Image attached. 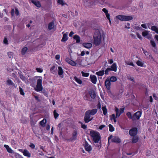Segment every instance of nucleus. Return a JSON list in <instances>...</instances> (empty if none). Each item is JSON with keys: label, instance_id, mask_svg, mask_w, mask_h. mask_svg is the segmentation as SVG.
<instances>
[{"label": "nucleus", "instance_id": "obj_42", "mask_svg": "<svg viewBox=\"0 0 158 158\" xmlns=\"http://www.w3.org/2000/svg\"><path fill=\"white\" fill-rule=\"evenodd\" d=\"M150 43L152 47L154 48H156V45L155 41L154 40H151L150 41Z\"/></svg>", "mask_w": 158, "mask_h": 158}, {"label": "nucleus", "instance_id": "obj_26", "mask_svg": "<svg viewBox=\"0 0 158 158\" xmlns=\"http://www.w3.org/2000/svg\"><path fill=\"white\" fill-rule=\"evenodd\" d=\"M74 39L76 40V43H79L80 41V37L77 35H75L73 36Z\"/></svg>", "mask_w": 158, "mask_h": 158}, {"label": "nucleus", "instance_id": "obj_41", "mask_svg": "<svg viewBox=\"0 0 158 158\" xmlns=\"http://www.w3.org/2000/svg\"><path fill=\"white\" fill-rule=\"evenodd\" d=\"M13 154H14L15 156V157L16 158H22V156L20 155L19 154H18L16 152H14V153Z\"/></svg>", "mask_w": 158, "mask_h": 158}, {"label": "nucleus", "instance_id": "obj_21", "mask_svg": "<svg viewBox=\"0 0 158 158\" xmlns=\"http://www.w3.org/2000/svg\"><path fill=\"white\" fill-rule=\"evenodd\" d=\"M23 154L24 156L29 158L31 156V154L27 149H24V152Z\"/></svg>", "mask_w": 158, "mask_h": 158}, {"label": "nucleus", "instance_id": "obj_39", "mask_svg": "<svg viewBox=\"0 0 158 158\" xmlns=\"http://www.w3.org/2000/svg\"><path fill=\"white\" fill-rule=\"evenodd\" d=\"M125 63L127 65L134 66V64H133V63L130 61H126Z\"/></svg>", "mask_w": 158, "mask_h": 158}, {"label": "nucleus", "instance_id": "obj_1", "mask_svg": "<svg viewBox=\"0 0 158 158\" xmlns=\"http://www.w3.org/2000/svg\"><path fill=\"white\" fill-rule=\"evenodd\" d=\"M103 31L101 30L97 29L95 30L94 36V44L96 46L99 45L103 37Z\"/></svg>", "mask_w": 158, "mask_h": 158}, {"label": "nucleus", "instance_id": "obj_55", "mask_svg": "<svg viewBox=\"0 0 158 158\" xmlns=\"http://www.w3.org/2000/svg\"><path fill=\"white\" fill-rule=\"evenodd\" d=\"M91 97L92 98H94L95 97V94L94 92L91 93L90 95Z\"/></svg>", "mask_w": 158, "mask_h": 158}, {"label": "nucleus", "instance_id": "obj_34", "mask_svg": "<svg viewBox=\"0 0 158 158\" xmlns=\"http://www.w3.org/2000/svg\"><path fill=\"white\" fill-rule=\"evenodd\" d=\"M116 18L121 21H124V15H118L116 16Z\"/></svg>", "mask_w": 158, "mask_h": 158}, {"label": "nucleus", "instance_id": "obj_10", "mask_svg": "<svg viewBox=\"0 0 158 158\" xmlns=\"http://www.w3.org/2000/svg\"><path fill=\"white\" fill-rule=\"evenodd\" d=\"M110 81L109 78L108 77L105 82V85L106 89L109 90L110 88L111 83Z\"/></svg>", "mask_w": 158, "mask_h": 158}, {"label": "nucleus", "instance_id": "obj_49", "mask_svg": "<svg viewBox=\"0 0 158 158\" xmlns=\"http://www.w3.org/2000/svg\"><path fill=\"white\" fill-rule=\"evenodd\" d=\"M36 70L37 72L39 73H42L43 71V69L40 68H37Z\"/></svg>", "mask_w": 158, "mask_h": 158}, {"label": "nucleus", "instance_id": "obj_35", "mask_svg": "<svg viewBox=\"0 0 158 158\" xmlns=\"http://www.w3.org/2000/svg\"><path fill=\"white\" fill-rule=\"evenodd\" d=\"M28 49L27 47L23 48L21 52L22 55H24L27 52Z\"/></svg>", "mask_w": 158, "mask_h": 158}, {"label": "nucleus", "instance_id": "obj_33", "mask_svg": "<svg viewBox=\"0 0 158 158\" xmlns=\"http://www.w3.org/2000/svg\"><path fill=\"white\" fill-rule=\"evenodd\" d=\"M109 79L110 81L112 82H115L117 80L116 77L115 76H112L109 78Z\"/></svg>", "mask_w": 158, "mask_h": 158}, {"label": "nucleus", "instance_id": "obj_36", "mask_svg": "<svg viewBox=\"0 0 158 158\" xmlns=\"http://www.w3.org/2000/svg\"><path fill=\"white\" fill-rule=\"evenodd\" d=\"M102 110L103 111V114L104 115H106L107 113V110L105 106H103L102 107Z\"/></svg>", "mask_w": 158, "mask_h": 158}, {"label": "nucleus", "instance_id": "obj_9", "mask_svg": "<svg viewBox=\"0 0 158 158\" xmlns=\"http://www.w3.org/2000/svg\"><path fill=\"white\" fill-rule=\"evenodd\" d=\"M56 29V22L55 21L54 19H53L52 21L50 22V30H52V31H55Z\"/></svg>", "mask_w": 158, "mask_h": 158}, {"label": "nucleus", "instance_id": "obj_63", "mask_svg": "<svg viewBox=\"0 0 158 158\" xmlns=\"http://www.w3.org/2000/svg\"><path fill=\"white\" fill-rule=\"evenodd\" d=\"M15 14L16 15H19V11L17 9H15Z\"/></svg>", "mask_w": 158, "mask_h": 158}, {"label": "nucleus", "instance_id": "obj_44", "mask_svg": "<svg viewBox=\"0 0 158 158\" xmlns=\"http://www.w3.org/2000/svg\"><path fill=\"white\" fill-rule=\"evenodd\" d=\"M57 2L59 4L61 5H63L65 4L63 0H58Z\"/></svg>", "mask_w": 158, "mask_h": 158}, {"label": "nucleus", "instance_id": "obj_19", "mask_svg": "<svg viewBox=\"0 0 158 158\" xmlns=\"http://www.w3.org/2000/svg\"><path fill=\"white\" fill-rule=\"evenodd\" d=\"M31 2L37 7H41V4L39 1L34 0H31Z\"/></svg>", "mask_w": 158, "mask_h": 158}, {"label": "nucleus", "instance_id": "obj_29", "mask_svg": "<svg viewBox=\"0 0 158 158\" xmlns=\"http://www.w3.org/2000/svg\"><path fill=\"white\" fill-rule=\"evenodd\" d=\"M74 78L75 81L78 84H81L82 83V81L80 79L76 77H74Z\"/></svg>", "mask_w": 158, "mask_h": 158}, {"label": "nucleus", "instance_id": "obj_45", "mask_svg": "<svg viewBox=\"0 0 158 158\" xmlns=\"http://www.w3.org/2000/svg\"><path fill=\"white\" fill-rule=\"evenodd\" d=\"M112 71L110 68H107L105 72V73L106 75H108L109 74V73L110 71Z\"/></svg>", "mask_w": 158, "mask_h": 158}, {"label": "nucleus", "instance_id": "obj_62", "mask_svg": "<svg viewBox=\"0 0 158 158\" xmlns=\"http://www.w3.org/2000/svg\"><path fill=\"white\" fill-rule=\"evenodd\" d=\"M81 127L83 129H85L86 128V126L82 123L81 124Z\"/></svg>", "mask_w": 158, "mask_h": 158}, {"label": "nucleus", "instance_id": "obj_20", "mask_svg": "<svg viewBox=\"0 0 158 158\" xmlns=\"http://www.w3.org/2000/svg\"><path fill=\"white\" fill-rule=\"evenodd\" d=\"M110 69L112 71L116 72L117 70V66L115 63H114L111 66Z\"/></svg>", "mask_w": 158, "mask_h": 158}, {"label": "nucleus", "instance_id": "obj_8", "mask_svg": "<svg viewBox=\"0 0 158 158\" xmlns=\"http://www.w3.org/2000/svg\"><path fill=\"white\" fill-rule=\"evenodd\" d=\"M115 111L116 112V117H118L120 115L123 113L124 111V108H121L119 110L117 108H115Z\"/></svg>", "mask_w": 158, "mask_h": 158}, {"label": "nucleus", "instance_id": "obj_12", "mask_svg": "<svg viewBox=\"0 0 158 158\" xmlns=\"http://www.w3.org/2000/svg\"><path fill=\"white\" fill-rule=\"evenodd\" d=\"M64 72L61 67L59 66L58 67V74L60 77L61 78L64 77L63 73Z\"/></svg>", "mask_w": 158, "mask_h": 158}, {"label": "nucleus", "instance_id": "obj_15", "mask_svg": "<svg viewBox=\"0 0 158 158\" xmlns=\"http://www.w3.org/2000/svg\"><path fill=\"white\" fill-rule=\"evenodd\" d=\"M4 147L6 149L8 152L13 154L15 152L11 148H10L8 145L5 144L4 145Z\"/></svg>", "mask_w": 158, "mask_h": 158}, {"label": "nucleus", "instance_id": "obj_46", "mask_svg": "<svg viewBox=\"0 0 158 158\" xmlns=\"http://www.w3.org/2000/svg\"><path fill=\"white\" fill-rule=\"evenodd\" d=\"M19 89L20 94L22 95H24L25 93L24 92L23 89L20 87H19Z\"/></svg>", "mask_w": 158, "mask_h": 158}, {"label": "nucleus", "instance_id": "obj_6", "mask_svg": "<svg viewBox=\"0 0 158 158\" xmlns=\"http://www.w3.org/2000/svg\"><path fill=\"white\" fill-rule=\"evenodd\" d=\"M90 115L89 114L87 111L86 112L84 117V121L85 123H88L89 121H91L93 119V118L91 117Z\"/></svg>", "mask_w": 158, "mask_h": 158}, {"label": "nucleus", "instance_id": "obj_54", "mask_svg": "<svg viewBox=\"0 0 158 158\" xmlns=\"http://www.w3.org/2000/svg\"><path fill=\"white\" fill-rule=\"evenodd\" d=\"M127 115L129 118H131L132 116H131V113H130V112L127 113Z\"/></svg>", "mask_w": 158, "mask_h": 158}, {"label": "nucleus", "instance_id": "obj_58", "mask_svg": "<svg viewBox=\"0 0 158 158\" xmlns=\"http://www.w3.org/2000/svg\"><path fill=\"white\" fill-rule=\"evenodd\" d=\"M8 41L6 38H5L3 40L4 43L6 44H8Z\"/></svg>", "mask_w": 158, "mask_h": 158}, {"label": "nucleus", "instance_id": "obj_47", "mask_svg": "<svg viewBox=\"0 0 158 158\" xmlns=\"http://www.w3.org/2000/svg\"><path fill=\"white\" fill-rule=\"evenodd\" d=\"M127 78L129 80L131 81H132L133 82H134V78L132 77V76L129 75L127 76Z\"/></svg>", "mask_w": 158, "mask_h": 158}, {"label": "nucleus", "instance_id": "obj_28", "mask_svg": "<svg viewBox=\"0 0 158 158\" xmlns=\"http://www.w3.org/2000/svg\"><path fill=\"white\" fill-rule=\"evenodd\" d=\"M132 19V16L124 15V21H128L131 20Z\"/></svg>", "mask_w": 158, "mask_h": 158}, {"label": "nucleus", "instance_id": "obj_48", "mask_svg": "<svg viewBox=\"0 0 158 158\" xmlns=\"http://www.w3.org/2000/svg\"><path fill=\"white\" fill-rule=\"evenodd\" d=\"M55 118H56L59 116V114L56 112V110H55L53 112Z\"/></svg>", "mask_w": 158, "mask_h": 158}, {"label": "nucleus", "instance_id": "obj_60", "mask_svg": "<svg viewBox=\"0 0 158 158\" xmlns=\"http://www.w3.org/2000/svg\"><path fill=\"white\" fill-rule=\"evenodd\" d=\"M141 26L143 28H145V29L147 28V26L146 24H142L141 25Z\"/></svg>", "mask_w": 158, "mask_h": 158}, {"label": "nucleus", "instance_id": "obj_27", "mask_svg": "<svg viewBox=\"0 0 158 158\" xmlns=\"http://www.w3.org/2000/svg\"><path fill=\"white\" fill-rule=\"evenodd\" d=\"M46 122V119L44 118L42 121L40 122V124L42 126L44 127L45 126Z\"/></svg>", "mask_w": 158, "mask_h": 158}, {"label": "nucleus", "instance_id": "obj_5", "mask_svg": "<svg viewBox=\"0 0 158 158\" xmlns=\"http://www.w3.org/2000/svg\"><path fill=\"white\" fill-rule=\"evenodd\" d=\"M111 139H112V141L113 142H115L117 143H119L121 142V139L118 137L117 136L113 137V136L111 135L109 136L108 138V143L110 142V140Z\"/></svg>", "mask_w": 158, "mask_h": 158}, {"label": "nucleus", "instance_id": "obj_38", "mask_svg": "<svg viewBox=\"0 0 158 158\" xmlns=\"http://www.w3.org/2000/svg\"><path fill=\"white\" fill-rule=\"evenodd\" d=\"M136 64L139 66L140 67L143 66V63L141 61L137 60L136 62Z\"/></svg>", "mask_w": 158, "mask_h": 158}, {"label": "nucleus", "instance_id": "obj_14", "mask_svg": "<svg viewBox=\"0 0 158 158\" xmlns=\"http://www.w3.org/2000/svg\"><path fill=\"white\" fill-rule=\"evenodd\" d=\"M91 81L94 84H96L97 81L96 77L94 75H91L90 76Z\"/></svg>", "mask_w": 158, "mask_h": 158}, {"label": "nucleus", "instance_id": "obj_64", "mask_svg": "<svg viewBox=\"0 0 158 158\" xmlns=\"http://www.w3.org/2000/svg\"><path fill=\"white\" fill-rule=\"evenodd\" d=\"M154 38L158 42V35H155L154 36Z\"/></svg>", "mask_w": 158, "mask_h": 158}, {"label": "nucleus", "instance_id": "obj_61", "mask_svg": "<svg viewBox=\"0 0 158 158\" xmlns=\"http://www.w3.org/2000/svg\"><path fill=\"white\" fill-rule=\"evenodd\" d=\"M29 146L32 148V149H33L35 148V145L33 144V143H31V144H30V145H29Z\"/></svg>", "mask_w": 158, "mask_h": 158}, {"label": "nucleus", "instance_id": "obj_11", "mask_svg": "<svg viewBox=\"0 0 158 158\" xmlns=\"http://www.w3.org/2000/svg\"><path fill=\"white\" fill-rule=\"evenodd\" d=\"M137 133V130L136 128H133L130 130L129 131L130 135L131 136L136 135Z\"/></svg>", "mask_w": 158, "mask_h": 158}, {"label": "nucleus", "instance_id": "obj_30", "mask_svg": "<svg viewBox=\"0 0 158 158\" xmlns=\"http://www.w3.org/2000/svg\"><path fill=\"white\" fill-rule=\"evenodd\" d=\"M151 29L153 31H155L158 34V27L155 26H153L151 27Z\"/></svg>", "mask_w": 158, "mask_h": 158}, {"label": "nucleus", "instance_id": "obj_53", "mask_svg": "<svg viewBox=\"0 0 158 158\" xmlns=\"http://www.w3.org/2000/svg\"><path fill=\"white\" fill-rule=\"evenodd\" d=\"M106 127V126L105 125H100L99 127V129L100 130H102L103 129V128H104L105 127Z\"/></svg>", "mask_w": 158, "mask_h": 158}, {"label": "nucleus", "instance_id": "obj_51", "mask_svg": "<svg viewBox=\"0 0 158 158\" xmlns=\"http://www.w3.org/2000/svg\"><path fill=\"white\" fill-rule=\"evenodd\" d=\"M8 55L10 58H11L12 57L13 53L11 52H9L8 53Z\"/></svg>", "mask_w": 158, "mask_h": 158}, {"label": "nucleus", "instance_id": "obj_2", "mask_svg": "<svg viewBox=\"0 0 158 158\" xmlns=\"http://www.w3.org/2000/svg\"><path fill=\"white\" fill-rule=\"evenodd\" d=\"M89 135L95 143H98L101 139V135L99 132L98 131L91 130L90 131Z\"/></svg>", "mask_w": 158, "mask_h": 158}, {"label": "nucleus", "instance_id": "obj_7", "mask_svg": "<svg viewBox=\"0 0 158 158\" xmlns=\"http://www.w3.org/2000/svg\"><path fill=\"white\" fill-rule=\"evenodd\" d=\"M142 35L145 37L147 38L148 39H151L152 38V35L149 33V31L145 30L142 32Z\"/></svg>", "mask_w": 158, "mask_h": 158}, {"label": "nucleus", "instance_id": "obj_31", "mask_svg": "<svg viewBox=\"0 0 158 158\" xmlns=\"http://www.w3.org/2000/svg\"><path fill=\"white\" fill-rule=\"evenodd\" d=\"M102 10L105 13L106 15L107 18H109L110 15L108 13V11L105 8H103Z\"/></svg>", "mask_w": 158, "mask_h": 158}, {"label": "nucleus", "instance_id": "obj_16", "mask_svg": "<svg viewBox=\"0 0 158 158\" xmlns=\"http://www.w3.org/2000/svg\"><path fill=\"white\" fill-rule=\"evenodd\" d=\"M141 112L140 111H138L134 114V117H135L137 119H139L141 117Z\"/></svg>", "mask_w": 158, "mask_h": 158}, {"label": "nucleus", "instance_id": "obj_17", "mask_svg": "<svg viewBox=\"0 0 158 158\" xmlns=\"http://www.w3.org/2000/svg\"><path fill=\"white\" fill-rule=\"evenodd\" d=\"M68 33L66 32L65 33H64V34H63V37L62 38V39L61 40V41L62 42H65L68 39Z\"/></svg>", "mask_w": 158, "mask_h": 158}, {"label": "nucleus", "instance_id": "obj_50", "mask_svg": "<svg viewBox=\"0 0 158 158\" xmlns=\"http://www.w3.org/2000/svg\"><path fill=\"white\" fill-rule=\"evenodd\" d=\"M77 135V133L76 131H74L73 132V136L74 139L76 138Z\"/></svg>", "mask_w": 158, "mask_h": 158}, {"label": "nucleus", "instance_id": "obj_40", "mask_svg": "<svg viewBox=\"0 0 158 158\" xmlns=\"http://www.w3.org/2000/svg\"><path fill=\"white\" fill-rule=\"evenodd\" d=\"M82 76L84 77H88L89 75V73H85L83 71L81 72Z\"/></svg>", "mask_w": 158, "mask_h": 158}, {"label": "nucleus", "instance_id": "obj_4", "mask_svg": "<svg viewBox=\"0 0 158 158\" xmlns=\"http://www.w3.org/2000/svg\"><path fill=\"white\" fill-rule=\"evenodd\" d=\"M65 61L69 64L73 66H76L77 65V62L79 65H81V62H78V59H77L76 61H74L69 58L67 57L65 59Z\"/></svg>", "mask_w": 158, "mask_h": 158}, {"label": "nucleus", "instance_id": "obj_22", "mask_svg": "<svg viewBox=\"0 0 158 158\" xmlns=\"http://www.w3.org/2000/svg\"><path fill=\"white\" fill-rule=\"evenodd\" d=\"M83 46L85 48H90L92 46V44L90 43H83L82 44Z\"/></svg>", "mask_w": 158, "mask_h": 158}, {"label": "nucleus", "instance_id": "obj_43", "mask_svg": "<svg viewBox=\"0 0 158 158\" xmlns=\"http://www.w3.org/2000/svg\"><path fill=\"white\" fill-rule=\"evenodd\" d=\"M109 131L110 132H113L114 131V128L113 127V126L111 124H109Z\"/></svg>", "mask_w": 158, "mask_h": 158}, {"label": "nucleus", "instance_id": "obj_59", "mask_svg": "<svg viewBox=\"0 0 158 158\" xmlns=\"http://www.w3.org/2000/svg\"><path fill=\"white\" fill-rule=\"evenodd\" d=\"M55 59L56 60H59L60 58V56L59 55H56L55 57Z\"/></svg>", "mask_w": 158, "mask_h": 158}, {"label": "nucleus", "instance_id": "obj_24", "mask_svg": "<svg viewBox=\"0 0 158 158\" xmlns=\"http://www.w3.org/2000/svg\"><path fill=\"white\" fill-rule=\"evenodd\" d=\"M118 117H116L114 114H113L110 117V119L111 121L113 120L114 122L115 123L117 122L116 118Z\"/></svg>", "mask_w": 158, "mask_h": 158}, {"label": "nucleus", "instance_id": "obj_23", "mask_svg": "<svg viewBox=\"0 0 158 158\" xmlns=\"http://www.w3.org/2000/svg\"><path fill=\"white\" fill-rule=\"evenodd\" d=\"M6 83L7 84L9 85L15 87V84L13 83L11 80L9 79L7 80L6 81Z\"/></svg>", "mask_w": 158, "mask_h": 158}, {"label": "nucleus", "instance_id": "obj_52", "mask_svg": "<svg viewBox=\"0 0 158 158\" xmlns=\"http://www.w3.org/2000/svg\"><path fill=\"white\" fill-rule=\"evenodd\" d=\"M136 34L137 35V37L141 40H142L143 39L142 37L141 36V35L139 34L137 32L136 33Z\"/></svg>", "mask_w": 158, "mask_h": 158}, {"label": "nucleus", "instance_id": "obj_57", "mask_svg": "<svg viewBox=\"0 0 158 158\" xmlns=\"http://www.w3.org/2000/svg\"><path fill=\"white\" fill-rule=\"evenodd\" d=\"M153 97L156 100H158V98L156 95V94H153Z\"/></svg>", "mask_w": 158, "mask_h": 158}, {"label": "nucleus", "instance_id": "obj_13", "mask_svg": "<svg viewBox=\"0 0 158 158\" xmlns=\"http://www.w3.org/2000/svg\"><path fill=\"white\" fill-rule=\"evenodd\" d=\"M84 147L86 151L88 152L91 151L92 150L91 146L88 143L85 142L84 144Z\"/></svg>", "mask_w": 158, "mask_h": 158}, {"label": "nucleus", "instance_id": "obj_25", "mask_svg": "<svg viewBox=\"0 0 158 158\" xmlns=\"http://www.w3.org/2000/svg\"><path fill=\"white\" fill-rule=\"evenodd\" d=\"M20 78L21 79L24 81L26 83H28V81L27 79L24 76L22 75H20Z\"/></svg>", "mask_w": 158, "mask_h": 158}, {"label": "nucleus", "instance_id": "obj_37", "mask_svg": "<svg viewBox=\"0 0 158 158\" xmlns=\"http://www.w3.org/2000/svg\"><path fill=\"white\" fill-rule=\"evenodd\" d=\"M138 140V138L137 136H135L133 137L132 140V143H136Z\"/></svg>", "mask_w": 158, "mask_h": 158}, {"label": "nucleus", "instance_id": "obj_3", "mask_svg": "<svg viewBox=\"0 0 158 158\" xmlns=\"http://www.w3.org/2000/svg\"><path fill=\"white\" fill-rule=\"evenodd\" d=\"M37 80V85L35 88V89L36 91L39 92L41 91L43 89L42 82L43 78L41 77H36Z\"/></svg>", "mask_w": 158, "mask_h": 158}, {"label": "nucleus", "instance_id": "obj_18", "mask_svg": "<svg viewBox=\"0 0 158 158\" xmlns=\"http://www.w3.org/2000/svg\"><path fill=\"white\" fill-rule=\"evenodd\" d=\"M90 115H93L95 114L97 112V110L94 109L91 110H89L87 111Z\"/></svg>", "mask_w": 158, "mask_h": 158}, {"label": "nucleus", "instance_id": "obj_32", "mask_svg": "<svg viewBox=\"0 0 158 158\" xmlns=\"http://www.w3.org/2000/svg\"><path fill=\"white\" fill-rule=\"evenodd\" d=\"M104 73V70L100 71L97 72L96 73V74L98 76H102Z\"/></svg>", "mask_w": 158, "mask_h": 158}, {"label": "nucleus", "instance_id": "obj_56", "mask_svg": "<svg viewBox=\"0 0 158 158\" xmlns=\"http://www.w3.org/2000/svg\"><path fill=\"white\" fill-rule=\"evenodd\" d=\"M108 62L109 64H111L113 63V60L112 59H108Z\"/></svg>", "mask_w": 158, "mask_h": 158}]
</instances>
